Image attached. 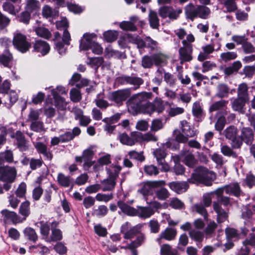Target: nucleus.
<instances>
[{
	"instance_id": "f257e3e1",
	"label": "nucleus",
	"mask_w": 255,
	"mask_h": 255,
	"mask_svg": "<svg viewBox=\"0 0 255 255\" xmlns=\"http://www.w3.org/2000/svg\"><path fill=\"white\" fill-rule=\"evenodd\" d=\"M215 178V175L209 171L207 168L200 167L197 168L192 174L188 182L193 184L202 183L207 186L212 184V181Z\"/></svg>"
},
{
	"instance_id": "f03ea898",
	"label": "nucleus",
	"mask_w": 255,
	"mask_h": 255,
	"mask_svg": "<svg viewBox=\"0 0 255 255\" xmlns=\"http://www.w3.org/2000/svg\"><path fill=\"white\" fill-rule=\"evenodd\" d=\"M151 92H141L132 95L128 101V111L132 115H136L140 109L152 97Z\"/></svg>"
},
{
	"instance_id": "7ed1b4c3",
	"label": "nucleus",
	"mask_w": 255,
	"mask_h": 255,
	"mask_svg": "<svg viewBox=\"0 0 255 255\" xmlns=\"http://www.w3.org/2000/svg\"><path fill=\"white\" fill-rule=\"evenodd\" d=\"M185 13L188 18L193 20L197 17L207 19L209 16L211 11L209 7L202 5H195L190 3L185 7Z\"/></svg>"
},
{
	"instance_id": "20e7f679",
	"label": "nucleus",
	"mask_w": 255,
	"mask_h": 255,
	"mask_svg": "<svg viewBox=\"0 0 255 255\" xmlns=\"http://www.w3.org/2000/svg\"><path fill=\"white\" fill-rule=\"evenodd\" d=\"M12 43L16 49L21 53H25L31 47L26 36L19 31L14 33Z\"/></svg>"
},
{
	"instance_id": "39448f33",
	"label": "nucleus",
	"mask_w": 255,
	"mask_h": 255,
	"mask_svg": "<svg viewBox=\"0 0 255 255\" xmlns=\"http://www.w3.org/2000/svg\"><path fill=\"white\" fill-rule=\"evenodd\" d=\"M238 129L234 126L228 127L224 131V134L227 139L231 140V145L233 148H240L242 145V139L238 136Z\"/></svg>"
},
{
	"instance_id": "423d86ee",
	"label": "nucleus",
	"mask_w": 255,
	"mask_h": 255,
	"mask_svg": "<svg viewBox=\"0 0 255 255\" xmlns=\"http://www.w3.org/2000/svg\"><path fill=\"white\" fill-rule=\"evenodd\" d=\"M143 226V224H138L133 227H131L130 223L126 222L122 226L121 232L124 234V239L131 240L136 235L141 232Z\"/></svg>"
},
{
	"instance_id": "0eeeda50",
	"label": "nucleus",
	"mask_w": 255,
	"mask_h": 255,
	"mask_svg": "<svg viewBox=\"0 0 255 255\" xmlns=\"http://www.w3.org/2000/svg\"><path fill=\"white\" fill-rule=\"evenodd\" d=\"M131 95V89L125 88L111 92L109 96V99L117 104L121 105Z\"/></svg>"
},
{
	"instance_id": "6e6552de",
	"label": "nucleus",
	"mask_w": 255,
	"mask_h": 255,
	"mask_svg": "<svg viewBox=\"0 0 255 255\" xmlns=\"http://www.w3.org/2000/svg\"><path fill=\"white\" fill-rule=\"evenodd\" d=\"M17 171L14 167L0 166V181L8 183L13 182L16 176Z\"/></svg>"
},
{
	"instance_id": "1a4fd4ad",
	"label": "nucleus",
	"mask_w": 255,
	"mask_h": 255,
	"mask_svg": "<svg viewBox=\"0 0 255 255\" xmlns=\"http://www.w3.org/2000/svg\"><path fill=\"white\" fill-rule=\"evenodd\" d=\"M182 130L186 135L182 133H179L175 137L176 140L180 143H185L187 141L189 137H194L196 134V131L191 129L186 121H182L181 123Z\"/></svg>"
},
{
	"instance_id": "9d476101",
	"label": "nucleus",
	"mask_w": 255,
	"mask_h": 255,
	"mask_svg": "<svg viewBox=\"0 0 255 255\" xmlns=\"http://www.w3.org/2000/svg\"><path fill=\"white\" fill-rule=\"evenodd\" d=\"M183 46L179 49V58L180 63L189 62L192 60L193 57L192 53L193 52L192 44H188L185 41H182Z\"/></svg>"
},
{
	"instance_id": "9b49d317",
	"label": "nucleus",
	"mask_w": 255,
	"mask_h": 255,
	"mask_svg": "<svg viewBox=\"0 0 255 255\" xmlns=\"http://www.w3.org/2000/svg\"><path fill=\"white\" fill-rule=\"evenodd\" d=\"M1 218L5 224H17L21 223L20 216L13 211H9L7 209L2 210L1 212Z\"/></svg>"
},
{
	"instance_id": "f8f14e48",
	"label": "nucleus",
	"mask_w": 255,
	"mask_h": 255,
	"mask_svg": "<svg viewBox=\"0 0 255 255\" xmlns=\"http://www.w3.org/2000/svg\"><path fill=\"white\" fill-rule=\"evenodd\" d=\"M11 138H14L16 141L17 148L21 151H26L29 149V144L28 141L25 139L23 133L20 130H17L15 133H11Z\"/></svg>"
},
{
	"instance_id": "ddd939ff",
	"label": "nucleus",
	"mask_w": 255,
	"mask_h": 255,
	"mask_svg": "<svg viewBox=\"0 0 255 255\" xmlns=\"http://www.w3.org/2000/svg\"><path fill=\"white\" fill-rule=\"evenodd\" d=\"M165 183L164 181H148L142 184L141 188L138 190L144 196L150 194L153 188L164 185Z\"/></svg>"
},
{
	"instance_id": "4468645a",
	"label": "nucleus",
	"mask_w": 255,
	"mask_h": 255,
	"mask_svg": "<svg viewBox=\"0 0 255 255\" xmlns=\"http://www.w3.org/2000/svg\"><path fill=\"white\" fill-rule=\"evenodd\" d=\"M181 12V10L177 11L172 7L167 6H162L158 10L159 14L161 17L165 18L168 17L171 19H176Z\"/></svg>"
},
{
	"instance_id": "2eb2a0df",
	"label": "nucleus",
	"mask_w": 255,
	"mask_h": 255,
	"mask_svg": "<svg viewBox=\"0 0 255 255\" xmlns=\"http://www.w3.org/2000/svg\"><path fill=\"white\" fill-rule=\"evenodd\" d=\"M180 156L182 161L190 167H194L197 163V160L193 153L189 150H182Z\"/></svg>"
},
{
	"instance_id": "dca6fc26",
	"label": "nucleus",
	"mask_w": 255,
	"mask_h": 255,
	"mask_svg": "<svg viewBox=\"0 0 255 255\" xmlns=\"http://www.w3.org/2000/svg\"><path fill=\"white\" fill-rule=\"evenodd\" d=\"M213 209L217 214V220L218 223L225 222L228 218V212L223 209L219 202H214Z\"/></svg>"
},
{
	"instance_id": "f3484780",
	"label": "nucleus",
	"mask_w": 255,
	"mask_h": 255,
	"mask_svg": "<svg viewBox=\"0 0 255 255\" xmlns=\"http://www.w3.org/2000/svg\"><path fill=\"white\" fill-rule=\"evenodd\" d=\"M58 223L56 221L52 222L51 223L52 226H54L51 228V233L49 235L46 242L51 243L61 241L62 239L63 236L61 231L57 229L56 227L57 226Z\"/></svg>"
},
{
	"instance_id": "a211bd4d",
	"label": "nucleus",
	"mask_w": 255,
	"mask_h": 255,
	"mask_svg": "<svg viewBox=\"0 0 255 255\" xmlns=\"http://www.w3.org/2000/svg\"><path fill=\"white\" fill-rule=\"evenodd\" d=\"M33 47L34 51L40 53L43 56L46 55L50 49L49 45L46 42L41 40H36Z\"/></svg>"
},
{
	"instance_id": "6ab92c4d",
	"label": "nucleus",
	"mask_w": 255,
	"mask_h": 255,
	"mask_svg": "<svg viewBox=\"0 0 255 255\" xmlns=\"http://www.w3.org/2000/svg\"><path fill=\"white\" fill-rule=\"evenodd\" d=\"M176 235L177 232L175 229L167 228L160 234L159 237L156 239V241L160 245L162 239L171 241L175 239Z\"/></svg>"
},
{
	"instance_id": "aec40b11",
	"label": "nucleus",
	"mask_w": 255,
	"mask_h": 255,
	"mask_svg": "<svg viewBox=\"0 0 255 255\" xmlns=\"http://www.w3.org/2000/svg\"><path fill=\"white\" fill-rule=\"evenodd\" d=\"M154 155L158 164L162 166V170L164 171H168L169 170V167L164 162V158L166 155L165 150L161 148L156 149L154 151Z\"/></svg>"
},
{
	"instance_id": "412c9836",
	"label": "nucleus",
	"mask_w": 255,
	"mask_h": 255,
	"mask_svg": "<svg viewBox=\"0 0 255 255\" xmlns=\"http://www.w3.org/2000/svg\"><path fill=\"white\" fill-rule=\"evenodd\" d=\"M95 37L96 35L95 34H85L83 35V39L81 40L80 44V50H87L89 49L90 46L95 42L93 40Z\"/></svg>"
},
{
	"instance_id": "4be33fe9",
	"label": "nucleus",
	"mask_w": 255,
	"mask_h": 255,
	"mask_svg": "<svg viewBox=\"0 0 255 255\" xmlns=\"http://www.w3.org/2000/svg\"><path fill=\"white\" fill-rule=\"evenodd\" d=\"M242 142L244 141L247 144H251L254 139V133L250 128H243L240 136Z\"/></svg>"
},
{
	"instance_id": "5701e85b",
	"label": "nucleus",
	"mask_w": 255,
	"mask_h": 255,
	"mask_svg": "<svg viewBox=\"0 0 255 255\" xmlns=\"http://www.w3.org/2000/svg\"><path fill=\"white\" fill-rule=\"evenodd\" d=\"M40 4L37 0H25V9L29 13H37L40 10Z\"/></svg>"
},
{
	"instance_id": "b1692460",
	"label": "nucleus",
	"mask_w": 255,
	"mask_h": 255,
	"mask_svg": "<svg viewBox=\"0 0 255 255\" xmlns=\"http://www.w3.org/2000/svg\"><path fill=\"white\" fill-rule=\"evenodd\" d=\"M225 193L227 194L233 195L237 197L243 194L240 186L238 183H233L226 185Z\"/></svg>"
},
{
	"instance_id": "393cba45",
	"label": "nucleus",
	"mask_w": 255,
	"mask_h": 255,
	"mask_svg": "<svg viewBox=\"0 0 255 255\" xmlns=\"http://www.w3.org/2000/svg\"><path fill=\"white\" fill-rule=\"evenodd\" d=\"M247 101L246 100L237 97L232 102V108L234 111L244 114L245 112L244 107Z\"/></svg>"
},
{
	"instance_id": "a878e982",
	"label": "nucleus",
	"mask_w": 255,
	"mask_h": 255,
	"mask_svg": "<svg viewBox=\"0 0 255 255\" xmlns=\"http://www.w3.org/2000/svg\"><path fill=\"white\" fill-rule=\"evenodd\" d=\"M30 202L28 201H25L22 202L19 208V213L20 214V219L21 220V223L26 220L27 217L30 214Z\"/></svg>"
},
{
	"instance_id": "bb28decb",
	"label": "nucleus",
	"mask_w": 255,
	"mask_h": 255,
	"mask_svg": "<svg viewBox=\"0 0 255 255\" xmlns=\"http://www.w3.org/2000/svg\"><path fill=\"white\" fill-rule=\"evenodd\" d=\"M58 183L64 187H73V180L69 176H66L63 173H59L57 176Z\"/></svg>"
},
{
	"instance_id": "cd10ccee",
	"label": "nucleus",
	"mask_w": 255,
	"mask_h": 255,
	"mask_svg": "<svg viewBox=\"0 0 255 255\" xmlns=\"http://www.w3.org/2000/svg\"><path fill=\"white\" fill-rule=\"evenodd\" d=\"M202 49L203 52H201L198 56V60L201 62L209 58V55L215 51L214 46L212 44L203 46Z\"/></svg>"
},
{
	"instance_id": "c85d7f7f",
	"label": "nucleus",
	"mask_w": 255,
	"mask_h": 255,
	"mask_svg": "<svg viewBox=\"0 0 255 255\" xmlns=\"http://www.w3.org/2000/svg\"><path fill=\"white\" fill-rule=\"evenodd\" d=\"M116 185V180L109 176L101 182V188L103 191L113 190Z\"/></svg>"
},
{
	"instance_id": "c756f323",
	"label": "nucleus",
	"mask_w": 255,
	"mask_h": 255,
	"mask_svg": "<svg viewBox=\"0 0 255 255\" xmlns=\"http://www.w3.org/2000/svg\"><path fill=\"white\" fill-rule=\"evenodd\" d=\"M170 188L177 193L185 192L188 188V185L185 182H172L169 183Z\"/></svg>"
},
{
	"instance_id": "7c9ffc66",
	"label": "nucleus",
	"mask_w": 255,
	"mask_h": 255,
	"mask_svg": "<svg viewBox=\"0 0 255 255\" xmlns=\"http://www.w3.org/2000/svg\"><path fill=\"white\" fill-rule=\"evenodd\" d=\"M118 206L121 211L128 216H136L137 211L136 209L131 207L122 201H119L118 203Z\"/></svg>"
},
{
	"instance_id": "2f4dec72",
	"label": "nucleus",
	"mask_w": 255,
	"mask_h": 255,
	"mask_svg": "<svg viewBox=\"0 0 255 255\" xmlns=\"http://www.w3.org/2000/svg\"><path fill=\"white\" fill-rule=\"evenodd\" d=\"M51 94L55 101V106L60 110H63L66 109L67 102L65 99L60 96L54 89L51 90Z\"/></svg>"
},
{
	"instance_id": "473e14b6",
	"label": "nucleus",
	"mask_w": 255,
	"mask_h": 255,
	"mask_svg": "<svg viewBox=\"0 0 255 255\" xmlns=\"http://www.w3.org/2000/svg\"><path fill=\"white\" fill-rule=\"evenodd\" d=\"M230 91L229 86L225 84H220L217 87L216 96L219 98H224L228 97Z\"/></svg>"
},
{
	"instance_id": "72a5a7b5",
	"label": "nucleus",
	"mask_w": 255,
	"mask_h": 255,
	"mask_svg": "<svg viewBox=\"0 0 255 255\" xmlns=\"http://www.w3.org/2000/svg\"><path fill=\"white\" fill-rule=\"evenodd\" d=\"M5 162L10 163L13 162V154L11 150H6L0 152V165Z\"/></svg>"
},
{
	"instance_id": "f704fd0d",
	"label": "nucleus",
	"mask_w": 255,
	"mask_h": 255,
	"mask_svg": "<svg viewBox=\"0 0 255 255\" xmlns=\"http://www.w3.org/2000/svg\"><path fill=\"white\" fill-rule=\"evenodd\" d=\"M23 234L26 238L33 243L38 239V236L35 230L31 227H26L23 230Z\"/></svg>"
},
{
	"instance_id": "c9c22d12",
	"label": "nucleus",
	"mask_w": 255,
	"mask_h": 255,
	"mask_svg": "<svg viewBox=\"0 0 255 255\" xmlns=\"http://www.w3.org/2000/svg\"><path fill=\"white\" fill-rule=\"evenodd\" d=\"M122 168L120 165H111L109 168H106L108 176L117 180Z\"/></svg>"
},
{
	"instance_id": "e433bc0d",
	"label": "nucleus",
	"mask_w": 255,
	"mask_h": 255,
	"mask_svg": "<svg viewBox=\"0 0 255 255\" xmlns=\"http://www.w3.org/2000/svg\"><path fill=\"white\" fill-rule=\"evenodd\" d=\"M238 97L249 101L248 87L246 83H243L239 85Z\"/></svg>"
},
{
	"instance_id": "4c0bfd02",
	"label": "nucleus",
	"mask_w": 255,
	"mask_h": 255,
	"mask_svg": "<svg viewBox=\"0 0 255 255\" xmlns=\"http://www.w3.org/2000/svg\"><path fill=\"white\" fill-rule=\"evenodd\" d=\"M150 26L154 29H157L159 26V19L156 12L150 10L148 14Z\"/></svg>"
},
{
	"instance_id": "58836bf2",
	"label": "nucleus",
	"mask_w": 255,
	"mask_h": 255,
	"mask_svg": "<svg viewBox=\"0 0 255 255\" xmlns=\"http://www.w3.org/2000/svg\"><path fill=\"white\" fill-rule=\"evenodd\" d=\"M39 223L40 224V234L42 236V239L45 242H46L49 236V233L50 230L49 225L47 223V222H44L43 221H41Z\"/></svg>"
},
{
	"instance_id": "ea45409f",
	"label": "nucleus",
	"mask_w": 255,
	"mask_h": 255,
	"mask_svg": "<svg viewBox=\"0 0 255 255\" xmlns=\"http://www.w3.org/2000/svg\"><path fill=\"white\" fill-rule=\"evenodd\" d=\"M225 234L228 241H236L238 240L240 238V234L238 231L234 228H226L225 230Z\"/></svg>"
},
{
	"instance_id": "a19ab883",
	"label": "nucleus",
	"mask_w": 255,
	"mask_h": 255,
	"mask_svg": "<svg viewBox=\"0 0 255 255\" xmlns=\"http://www.w3.org/2000/svg\"><path fill=\"white\" fill-rule=\"evenodd\" d=\"M255 214V204L253 205H248L245 206L242 212V217L247 219L251 218Z\"/></svg>"
},
{
	"instance_id": "79ce46f5",
	"label": "nucleus",
	"mask_w": 255,
	"mask_h": 255,
	"mask_svg": "<svg viewBox=\"0 0 255 255\" xmlns=\"http://www.w3.org/2000/svg\"><path fill=\"white\" fill-rule=\"evenodd\" d=\"M233 149L234 148L232 146L230 147L228 145L223 144L221 145V152L224 156L236 158L238 156L237 154Z\"/></svg>"
},
{
	"instance_id": "37998d69",
	"label": "nucleus",
	"mask_w": 255,
	"mask_h": 255,
	"mask_svg": "<svg viewBox=\"0 0 255 255\" xmlns=\"http://www.w3.org/2000/svg\"><path fill=\"white\" fill-rule=\"evenodd\" d=\"M167 58V56L161 53H156L152 55L153 62L156 66L166 64Z\"/></svg>"
},
{
	"instance_id": "c03bdc74",
	"label": "nucleus",
	"mask_w": 255,
	"mask_h": 255,
	"mask_svg": "<svg viewBox=\"0 0 255 255\" xmlns=\"http://www.w3.org/2000/svg\"><path fill=\"white\" fill-rule=\"evenodd\" d=\"M228 104L227 100H220L214 103L210 107L209 111L210 112L216 111L221 109H226Z\"/></svg>"
},
{
	"instance_id": "a18cd8bd",
	"label": "nucleus",
	"mask_w": 255,
	"mask_h": 255,
	"mask_svg": "<svg viewBox=\"0 0 255 255\" xmlns=\"http://www.w3.org/2000/svg\"><path fill=\"white\" fill-rule=\"evenodd\" d=\"M137 211V216L141 218H147L154 214V211L149 207H139Z\"/></svg>"
},
{
	"instance_id": "49530a36",
	"label": "nucleus",
	"mask_w": 255,
	"mask_h": 255,
	"mask_svg": "<svg viewBox=\"0 0 255 255\" xmlns=\"http://www.w3.org/2000/svg\"><path fill=\"white\" fill-rule=\"evenodd\" d=\"M107 56L110 57H115L117 58H125L126 55L124 53L113 49L111 47H107L105 50Z\"/></svg>"
},
{
	"instance_id": "de8ad7c7",
	"label": "nucleus",
	"mask_w": 255,
	"mask_h": 255,
	"mask_svg": "<svg viewBox=\"0 0 255 255\" xmlns=\"http://www.w3.org/2000/svg\"><path fill=\"white\" fill-rule=\"evenodd\" d=\"M193 210L202 216L205 220H208V213L205 206L201 204H195L193 205Z\"/></svg>"
},
{
	"instance_id": "09e8293b",
	"label": "nucleus",
	"mask_w": 255,
	"mask_h": 255,
	"mask_svg": "<svg viewBox=\"0 0 255 255\" xmlns=\"http://www.w3.org/2000/svg\"><path fill=\"white\" fill-rule=\"evenodd\" d=\"M103 94L100 93L97 95L94 102L97 107L102 109H105L109 106L108 101L103 99Z\"/></svg>"
},
{
	"instance_id": "8fccbe9b",
	"label": "nucleus",
	"mask_w": 255,
	"mask_h": 255,
	"mask_svg": "<svg viewBox=\"0 0 255 255\" xmlns=\"http://www.w3.org/2000/svg\"><path fill=\"white\" fill-rule=\"evenodd\" d=\"M164 127V123L162 120L155 119L152 121L150 126V130L152 132L157 131Z\"/></svg>"
},
{
	"instance_id": "3c124183",
	"label": "nucleus",
	"mask_w": 255,
	"mask_h": 255,
	"mask_svg": "<svg viewBox=\"0 0 255 255\" xmlns=\"http://www.w3.org/2000/svg\"><path fill=\"white\" fill-rule=\"evenodd\" d=\"M42 15L46 18L54 17L57 14V11L49 5H45L42 8Z\"/></svg>"
},
{
	"instance_id": "603ef678",
	"label": "nucleus",
	"mask_w": 255,
	"mask_h": 255,
	"mask_svg": "<svg viewBox=\"0 0 255 255\" xmlns=\"http://www.w3.org/2000/svg\"><path fill=\"white\" fill-rule=\"evenodd\" d=\"M36 34L41 37L49 39L51 36V34L48 29L43 27H38L35 29Z\"/></svg>"
},
{
	"instance_id": "864d4df0",
	"label": "nucleus",
	"mask_w": 255,
	"mask_h": 255,
	"mask_svg": "<svg viewBox=\"0 0 255 255\" xmlns=\"http://www.w3.org/2000/svg\"><path fill=\"white\" fill-rule=\"evenodd\" d=\"M192 113L194 117L198 119H201L202 117L203 109L199 102H195L193 105Z\"/></svg>"
},
{
	"instance_id": "5fc2aeb1",
	"label": "nucleus",
	"mask_w": 255,
	"mask_h": 255,
	"mask_svg": "<svg viewBox=\"0 0 255 255\" xmlns=\"http://www.w3.org/2000/svg\"><path fill=\"white\" fill-rule=\"evenodd\" d=\"M190 238L196 242H202L203 241L204 235L202 232L192 230L189 232Z\"/></svg>"
},
{
	"instance_id": "6e6d98bb",
	"label": "nucleus",
	"mask_w": 255,
	"mask_h": 255,
	"mask_svg": "<svg viewBox=\"0 0 255 255\" xmlns=\"http://www.w3.org/2000/svg\"><path fill=\"white\" fill-rule=\"evenodd\" d=\"M161 255H177V252L173 250L172 247L168 244H164L161 247Z\"/></svg>"
},
{
	"instance_id": "4d7b16f0",
	"label": "nucleus",
	"mask_w": 255,
	"mask_h": 255,
	"mask_svg": "<svg viewBox=\"0 0 255 255\" xmlns=\"http://www.w3.org/2000/svg\"><path fill=\"white\" fill-rule=\"evenodd\" d=\"M156 197L158 199L163 201L166 200L170 196V193L165 188H161L155 192Z\"/></svg>"
},
{
	"instance_id": "13d9d810",
	"label": "nucleus",
	"mask_w": 255,
	"mask_h": 255,
	"mask_svg": "<svg viewBox=\"0 0 255 255\" xmlns=\"http://www.w3.org/2000/svg\"><path fill=\"white\" fill-rule=\"evenodd\" d=\"M70 98L73 102H79L82 99L81 93L78 89L72 88L70 92Z\"/></svg>"
},
{
	"instance_id": "bf43d9fd",
	"label": "nucleus",
	"mask_w": 255,
	"mask_h": 255,
	"mask_svg": "<svg viewBox=\"0 0 255 255\" xmlns=\"http://www.w3.org/2000/svg\"><path fill=\"white\" fill-rule=\"evenodd\" d=\"M143 80L138 77L130 76L129 84V85H133L134 89H138L140 85L143 84Z\"/></svg>"
},
{
	"instance_id": "052dcab7",
	"label": "nucleus",
	"mask_w": 255,
	"mask_h": 255,
	"mask_svg": "<svg viewBox=\"0 0 255 255\" xmlns=\"http://www.w3.org/2000/svg\"><path fill=\"white\" fill-rule=\"evenodd\" d=\"M118 33L116 31L108 30L104 33L105 40L109 42L116 40L118 37Z\"/></svg>"
},
{
	"instance_id": "680f3d73",
	"label": "nucleus",
	"mask_w": 255,
	"mask_h": 255,
	"mask_svg": "<svg viewBox=\"0 0 255 255\" xmlns=\"http://www.w3.org/2000/svg\"><path fill=\"white\" fill-rule=\"evenodd\" d=\"M136 239L131 242V246L133 247H138L143 244L146 240L145 235L143 233L138 234Z\"/></svg>"
},
{
	"instance_id": "e2e57ef3",
	"label": "nucleus",
	"mask_w": 255,
	"mask_h": 255,
	"mask_svg": "<svg viewBox=\"0 0 255 255\" xmlns=\"http://www.w3.org/2000/svg\"><path fill=\"white\" fill-rule=\"evenodd\" d=\"M220 57L223 61L227 62L235 59L237 57V54L235 52L228 51L221 53Z\"/></svg>"
},
{
	"instance_id": "0e129e2a",
	"label": "nucleus",
	"mask_w": 255,
	"mask_h": 255,
	"mask_svg": "<svg viewBox=\"0 0 255 255\" xmlns=\"http://www.w3.org/2000/svg\"><path fill=\"white\" fill-rule=\"evenodd\" d=\"M12 55L9 52L6 51L5 54L0 56V62L4 66H8L9 62L12 60Z\"/></svg>"
},
{
	"instance_id": "69168bd1",
	"label": "nucleus",
	"mask_w": 255,
	"mask_h": 255,
	"mask_svg": "<svg viewBox=\"0 0 255 255\" xmlns=\"http://www.w3.org/2000/svg\"><path fill=\"white\" fill-rule=\"evenodd\" d=\"M223 3L228 12H234L237 9V5L235 0H225Z\"/></svg>"
},
{
	"instance_id": "338daca9",
	"label": "nucleus",
	"mask_w": 255,
	"mask_h": 255,
	"mask_svg": "<svg viewBox=\"0 0 255 255\" xmlns=\"http://www.w3.org/2000/svg\"><path fill=\"white\" fill-rule=\"evenodd\" d=\"M143 114L151 115L154 112V109L152 103L147 102L140 109V111Z\"/></svg>"
},
{
	"instance_id": "774afa93",
	"label": "nucleus",
	"mask_w": 255,
	"mask_h": 255,
	"mask_svg": "<svg viewBox=\"0 0 255 255\" xmlns=\"http://www.w3.org/2000/svg\"><path fill=\"white\" fill-rule=\"evenodd\" d=\"M145 47L149 48L150 51H154L157 50L158 43L149 37L145 38Z\"/></svg>"
}]
</instances>
